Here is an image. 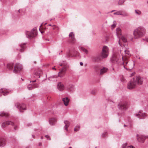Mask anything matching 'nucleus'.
Segmentation results:
<instances>
[{
	"label": "nucleus",
	"instance_id": "nucleus-8",
	"mask_svg": "<svg viewBox=\"0 0 148 148\" xmlns=\"http://www.w3.org/2000/svg\"><path fill=\"white\" fill-rule=\"evenodd\" d=\"M95 69L97 72L100 71V74L102 75L106 73L108 70V69L106 67H103L101 69L99 67V65H96L95 67Z\"/></svg>",
	"mask_w": 148,
	"mask_h": 148
},
{
	"label": "nucleus",
	"instance_id": "nucleus-23",
	"mask_svg": "<svg viewBox=\"0 0 148 148\" xmlns=\"http://www.w3.org/2000/svg\"><path fill=\"white\" fill-rule=\"evenodd\" d=\"M116 34L118 37L120 38L121 37V30L119 28H118L116 29Z\"/></svg>",
	"mask_w": 148,
	"mask_h": 148
},
{
	"label": "nucleus",
	"instance_id": "nucleus-44",
	"mask_svg": "<svg viewBox=\"0 0 148 148\" xmlns=\"http://www.w3.org/2000/svg\"><path fill=\"white\" fill-rule=\"evenodd\" d=\"M24 49L23 48H23H21L20 49V51L21 52H23V51L24 50Z\"/></svg>",
	"mask_w": 148,
	"mask_h": 148
},
{
	"label": "nucleus",
	"instance_id": "nucleus-4",
	"mask_svg": "<svg viewBox=\"0 0 148 148\" xmlns=\"http://www.w3.org/2000/svg\"><path fill=\"white\" fill-rule=\"evenodd\" d=\"M13 65H7L8 68L9 70H13V72L15 73H18L21 71L22 69V65H14L13 69Z\"/></svg>",
	"mask_w": 148,
	"mask_h": 148
},
{
	"label": "nucleus",
	"instance_id": "nucleus-38",
	"mask_svg": "<svg viewBox=\"0 0 148 148\" xmlns=\"http://www.w3.org/2000/svg\"><path fill=\"white\" fill-rule=\"evenodd\" d=\"M69 126H68L67 125H65L64 127V130H65L66 132H68V128L69 127Z\"/></svg>",
	"mask_w": 148,
	"mask_h": 148
},
{
	"label": "nucleus",
	"instance_id": "nucleus-47",
	"mask_svg": "<svg viewBox=\"0 0 148 148\" xmlns=\"http://www.w3.org/2000/svg\"><path fill=\"white\" fill-rule=\"evenodd\" d=\"M127 148H134L132 146H130L127 147Z\"/></svg>",
	"mask_w": 148,
	"mask_h": 148
},
{
	"label": "nucleus",
	"instance_id": "nucleus-16",
	"mask_svg": "<svg viewBox=\"0 0 148 148\" xmlns=\"http://www.w3.org/2000/svg\"><path fill=\"white\" fill-rule=\"evenodd\" d=\"M6 144V140L4 138L0 137V146H4Z\"/></svg>",
	"mask_w": 148,
	"mask_h": 148
},
{
	"label": "nucleus",
	"instance_id": "nucleus-64",
	"mask_svg": "<svg viewBox=\"0 0 148 148\" xmlns=\"http://www.w3.org/2000/svg\"><path fill=\"white\" fill-rule=\"evenodd\" d=\"M1 96V95H0V96Z\"/></svg>",
	"mask_w": 148,
	"mask_h": 148
},
{
	"label": "nucleus",
	"instance_id": "nucleus-32",
	"mask_svg": "<svg viewBox=\"0 0 148 148\" xmlns=\"http://www.w3.org/2000/svg\"><path fill=\"white\" fill-rule=\"evenodd\" d=\"M127 143H125L123 144L122 145V148H127Z\"/></svg>",
	"mask_w": 148,
	"mask_h": 148
},
{
	"label": "nucleus",
	"instance_id": "nucleus-19",
	"mask_svg": "<svg viewBox=\"0 0 148 148\" xmlns=\"http://www.w3.org/2000/svg\"><path fill=\"white\" fill-rule=\"evenodd\" d=\"M62 101L64 102V104L66 106L68 104L69 99L68 97H66L63 98L62 99Z\"/></svg>",
	"mask_w": 148,
	"mask_h": 148
},
{
	"label": "nucleus",
	"instance_id": "nucleus-12",
	"mask_svg": "<svg viewBox=\"0 0 148 148\" xmlns=\"http://www.w3.org/2000/svg\"><path fill=\"white\" fill-rule=\"evenodd\" d=\"M137 140L140 143H143L146 138H147V136H145L142 135H137Z\"/></svg>",
	"mask_w": 148,
	"mask_h": 148
},
{
	"label": "nucleus",
	"instance_id": "nucleus-42",
	"mask_svg": "<svg viewBox=\"0 0 148 148\" xmlns=\"http://www.w3.org/2000/svg\"><path fill=\"white\" fill-rule=\"evenodd\" d=\"M45 137L47 138V139L48 140H50L51 139L50 138L49 136L48 135H47L45 136Z\"/></svg>",
	"mask_w": 148,
	"mask_h": 148
},
{
	"label": "nucleus",
	"instance_id": "nucleus-49",
	"mask_svg": "<svg viewBox=\"0 0 148 148\" xmlns=\"http://www.w3.org/2000/svg\"><path fill=\"white\" fill-rule=\"evenodd\" d=\"M39 30H40V31L41 32L42 34V33H44V32H43L42 30H41L40 28V29H39Z\"/></svg>",
	"mask_w": 148,
	"mask_h": 148
},
{
	"label": "nucleus",
	"instance_id": "nucleus-45",
	"mask_svg": "<svg viewBox=\"0 0 148 148\" xmlns=\"http://www.w3.org/2000/svg\"><path fill=\"white\" fill-rule=\"evenodd\" d=\"M52 27H53V29H54L56 27L55 25H53Z\"/></svg>",
	"mask_w": 148,
	"mask_h": 148
},
{
	"label": "nucleus",
	"instance_id": "nucleus-18",
	"mask_svg": "<svg viewBox=\"0 0 148 148\" xmlns=\"http://www.w3.org/2000/svg\"><path fill=\"white\" fill-rule=\"evenodd\" d=\"M119 44L121 46H122V44L121 43V40L123 42H127V39L124 36H122L121 37V38H119Z\"/></svg>",
	"mask_w": 148,
	"mask_h": 148
},
{
	"label": "nucleus",
	"instance_id": "nucleus-37",
	"mask_svg": "<svg viewBox=\"0 0 148 148\" xmlns=\"http://www.w3.org/2000/svg\"><path fill=\"white\" fill-rule=\"evenodd\" d=\"M125 1V0H119V4L121 5Z\"/></svg>",
	"mask_w": 148,
	"mask_h": 148
},
{
	"label": "nucleus",
	"instance_id": "nucleus-11",
	"mask_svg": "<svg viewBox=\"0 0 148 148\" xmlns=\"http://www.w3.org/2000/svg\"><path fill=\"white\" fill-rule=\"evenodd\" d=\"M11 92V90L5 88H2L0 89V93H3L4 96L7 95L8 94L10 93Z\"/></svg>",
	"mask_w": 148,
	"mask_h": 148
},
{
	"label": "nucleus",
	"instance_id": "nucleus-1",
	"mask_svg": "<svg viewBox=\"0 0 148 148\" xmlns=\"http://www.w3.org/2000/svg\"><path fill=\"white\" fill-rule=\"evenodd\" d=\"M143 78L139 76H137L135 78H133L130 80L127 85V88L130 89L134 88L137 84L139 85L142 84Z\"/></svg>",
	"mask_w": 148,
	"mask_h": 148
},
{
	"label": "nucleus",
	"instance_id": "nucleus-31",
	"mask_svg": "<svg viewBox=\"0 0 148 148\" xmlns=\"http://www.w3.org/2000/svg\"><path fill=\"white\" fill-rule=\"evenodd\" d=\"M6 124L7 125H11L12 126H13L14 125V123L10 121H7L6 122Z\"/></svg>",
	"mask_w": 148,
	"mask_h": 148
},
{
	"label": "nucleus",
	"instance_id": "nucleus-2",
	"mask_svg": "<svg viewBox=\"0 0 148 148\" xmlns=\"http://www.w3.org/2000/svg\"><path fill=\"white\" fill-rule=\"evenodd\" d=\"M145 32V28L143 27H140L136 29L134 31V38L137 39L142 37Z\"/></svg>",
	"mask_w": 148,
	"mask_h": 148
},
{
	"label": "nucleus",
	"instance_id": "nucleus-10",
	"mask_svg": "<svg viewBox=\"0 0 148 148\" xmlns=\"http://www.w3.org/2000/svg\"><path fill=\"white\" fill-rule=\"evenodd\" d=\"M118 58L117 55L116 54H114L112 56L111 59V62L112 64H119L118 62Z\"/></svg>",
	"mask_w": 148,
	"mask_h": 148
},
{
	"label": "nucleus",
	"instance_id": "nucleus-63",
	"mask_svg": "<svg viewBox=\"0 0 148 148\" xmlns=\"http://www.w3.org/2000/svg\"><path fill=\"white\" fill-rule=\"evenodd\" d=\"M48 40V41H49V39H48V40Z\"/></svg>",
	"mask_w": 148,
	"mask_h": 148
},
{
	"label": "nucleus",
	"instance_id": "nucleus-43",
	"mask_svg": "<svg viewBox=\"0 0 148 148\" xmlns=\"http://www.w3.org/2000/svg\"><path fill=\"white\" fill-rule=\"evenodd\" d=\"M14 130H16L18 129V126L17 125H15L14 126Z\"/></svg>",
	"mask_w": 148,
	"mask_h": 148
},
{
	"label": "nucleus",
	"instance_id": "nucleus-30",
	"mask_svg": "<svg viewBox=\"0 0 148 148\" xmlns=\"http://www.w3.org/2000/svg\"><path fill=\"white\" fill-rule=\"evenodd\" d=\"M80 127L79 125H76L74 128V131L76 132L78 131L79 130Z\"/></svg>",
	"mask_w": 148,
	"mask_h": 148
},
{
	"label": "nucleus",
	"instance_id": "nucleus-17",
	"mask_svg": "<svg viewBox=\"0 0 148 148\" xmlns=\"http://www.w3.org/2000/svg\"><path fill=\"white\" fill-rule=\"evenodd\" d=\"M56 121V119L54 118H50L49 120V124L51 125H53L55 124V123Z\"/></svg>",
	"mask_w": 148,
	"mask_h": 148
},
{
	"label": "nucleus",
	"instance_id": "nucleus-41",
	"mask_svg": "<svg viewBox=\"0 0 148 148\" xmlns=\"http://www.w3.org/2000/svg\"><path fill=\"white\" fill-rule=\"evenodd\" d=\"M1 127L3 128H4L6 127V125L5 123H2L1 125Z\"/></svg>",
	"mask_w": 148,
	"mask_h": 148
},
{
	"label": "nucleus",
	"instance_id": "nucleus-59",
	"mask_svg": "<svg viewBox=\"0 0 148 148\" xmlns=\"http://www.w3.org/2000/svg\"><path fill=\"white\" fill-rule=\"evenodd\" d=\"M52 69H55L54 67H53V68H52Z\"/></svg>",
	"mask_w": 148,
	"mask_h": 148
},
{
	"label": "nucleus",
	"instance_id": "nucleus-5",
	"mask_svg": "<svg viewBox=\"0 0 148 148\" xmlns=\"http://www.w3.org/2000/svg\"><path fill=\"white\" fill-rule=\"evenodd\" d=\"M26 36L28 38H32L35 37L37 35V31L36 28H34L30 32H27Z\"/></svg>",
	"mask_w": 148,
	"mask_h": 148
},
{
	"label": "nucleus",
	"instance_id": "nucleus-9",
	"mask_svg": "<svg viewBox=\"0 0 148 148\" xmlns=\"http://www.w3.org/2000/svg\"><path fill=\"white\" fill-rule=\"evenodd\" d=\"M134 115L136 116L139 118L140 119H144L146 116V114L145 113L143 112L142 110H140L135 114Z\"/></svg>",
	"mask_w": 148,
	"mask_h": 148
},
{
	"label": "nucleus",
	"instance_id": "nucleus-57",
	"mask_svg": "<svg viewBox=\"0 0 148 148\" xmlns=\"http://www.w3.org/2000/svg\"><path fill=\"white\" fill-rule=\"evenodd\" d=\"M49 26H52L53 25H51V24H49Z\"/></svg>",
	"mask_w": 148,
	"mask_h": 148
},
{
	"label": "nucleus",
	"instance_id": "nucleus-13",
	"mask_svg": "<svg viewBox=\"0 0 148 148\" xmlns=\"http://www.w3.org/2000/svg\"><path fill=\"white\" fill-rule=\"evenodd\" d=\"M57 87L58 89L60 91H62L65 88L63 84L60 82H59L58 83L57 85Z\"/></svg>",
	"mask_w": 148,
	"mask_h": 148
},
{
	"label": "nucleus",
	"instance_id": "nucleus-53",
	"mask_svg": "<svg viewBox=\"0 0 148 148\" xmlns=\"http://www.w3.org/2000/svg\"><path fill=\"white\" fill-rule=\"evenodd\" d=\"M80 65H83V63L82 62H81L80 63Z\"/></svg>",
	"mask_w": 148,
	"mask_h": 148
},
{
	"label": "nucleus",
	"instance_id": "nucleus-14",
	"mask_svg": "<svg viewBox=\"0 0 148 148\" xmlns=\"http://www.w3.org/2000/svg\"><path fill=\"white\" fill-rule=\"evenodd\" d=\"M66 68L65 67H63L61 70L60 71L58 75L60 77H62L66 71Z\"/></svg>",
	"mask_w": 148,
	"mask_h": 148
},
{
	"label": "nucleus",
	"instance_id": "nucleus-25",
	"mask_svg": "<svg viewBox=\"0 0 148 148\" xmlns=\"http://www.w3.org/2000/svg\"><path fill=\"white\" fill-rule=\"evenodd\" d=\"M108 53L105 52L103 51H102L101 53V57L103 58H106L108 55Z\"/></svg>",
	"mask_w": 148,
	"mask_h": 148
},
{
	"label": "nucleus",
	"instance_id": "nucleus-28",
	"mask_svg": "<svg viewBox=\"0 0 148 148\" xmlns=\"http://www.w3.org/2000/svg\"><path fill=\"white\" fill-rule=\"evenodd\" d=\"M81 50L86 54H88V50L84 47H81Z\"/></svg>",
	"mask_w": 148,
	"mask_h": 148
},
{
	"label": "nucleus",
	"instance_id": "nucleus-36",
	"mask_svg": "<svg viewBox=\"0 0 148 148\" xmlns=\"http://www.w3.org/2000/svg\"><path fill=\"white\" fill-rule=\"evenodd\" d=\"M120 79L121 82H126L125 79L123 76H121V77H120Z\"/></svg>",
	"mask_w": 148,
	"mask_h": 148
},
{
	"label": "nucleus",
	"instance_id": "nucleus-7",
	"mask_svg": "<svg viewBox=\"0 0 148 148\" xmlns=\"http://www.w3.org/2000/svg\"><path fill=\"white\" fill-rule=\"evenodd\" d=\"M118 107L120 110H125L127 108V103L126 102L120 103L118 105Z\"/></svg>",
	"mask_w": 148,
	"mask_h": 148
},
{
	"label": "nucleus",
	"instance_id": "nucleus-22",
	"mask_svg": "<svg viewBox=\"0 0 148 148\" xmlns=\"http://www.w3.org/2000/svg\"><path fill=\"white\" fill-rule=\"evenodd\" d=\"M74 53H73L72 52H70L68 55L69 57L77 56L78 55V52L75 51L74 52Z\"/></svg>",
	"mask_w": 148,
	"mask_h": 148
},
{
	"label": "nucleus",
	"instance_id": "nucleus-39",
	"mask_svg": "<svg viewBox=\"0 0 148 148\" xmlns=\"http://www.w3.org/2000/svg\"><path fill=\"white\" fill-rule=\"evenodd\" d=\"M116 24L115 22H114L113 25H112L111 27L112 29H113L116 26Z\"/></svg>",
	"mask_w": 148,
	"mask_h": 148
},
{
	"label": "nucleus",
	"instance_id": "nucleus-60",
	"mask_svg": "<svg viewBox=\"0 0 148 148\" xmlns=\"http://www.w3.org/2000/svg\"><path fill=\"white\" fill-rule=\"evenodd\" d=\"M42 24H41V25L40 26V27H42Z\"/></svg>",
	"mask_w": 148,
	"mask_h": 148
},
{
	"label": "nucleus",
	"instance_id": "nucleus-46",
	"mask_svg": "<svg viewBox=\"0 0 148 148\" xmlns=\"http://www.w3.org/2000/svg\"><path fill=\"white\" fill-rule=\"evenodd\" d=\"M135 74V73L134 72L132 73L131 74L130 76L131 77H132V76H133V75H134Z\"/></svg>",
	"mask_w": 148,
	"mask_h": 148
},
{
	"label": "nucleus",
	"instance_id": "nucleus-3",
	"mask_svg": "<svg viewBox=\"0 0 148 148\" xmlns=\"http://www.w3.org/2000/svg\"><path fill=\"white\" fill-rule=\"evenodd\" d=\"M125 55L122 56V62L119 63L120 65H126L128 62V59L131 56L129 51L128 50L125 51Z\"/></svg>",
	"mask_w": 148,
	"mask_h": 148
},
{
	"label": "nucleus",
	"instance_id": "nucleus-52",
	"mask_svg": "<svg viewBox=\"0 0 148 148\" xmlns=\"http://www.w3.org/2000/svg\"><path fill=\"white\" fill-rule=\"evenodd\" d=\"M146 41L148 42V38H146Z\"/></svg>",
	"mask_w": 148,
	"mask_h": 148
},
{
	"label": "nucleus",
	"instance_id": "nucleus-24",
	"mask_svg": "<svg viewBox=\"0 0 148 148\" xmlns=\"http://www.w3.org/2000/svg\"><path fill=\"white\" fill-rule=\"evenodd\" d=\"M74 88V86L72 84H69L65 88L67 90H73Z\"/></svg>",
	"mask_w": 148,
	"mask_h": 148
},
{
	"label": "nucleus",
	"instance_id": "nucleus-21",
	"mask_svg": "<svg viewBox=\"0 0 148 148\" xmlns=\"http://www.w3.org/2000/svg\"><path fill=\"white\" fill-rule=\"evenodd\" d=\"M69 36L71 38L72 42L73 43H74L75 41V38H74V34L72 32H71L69 34Z\"/></svg>",
	"mask_w": 148,
	"mask_h": 148
},
{
	"label": "nucleus",
	"instance_id": "nucleus-34",
	"mask_svg": "<svg viewBox=\"0 0 148 148\" xmlns=\"http://www.w3.org/2000/svg\"><path fill=\"white\" fill-rule=\"evenodd\" d=\"M135 13L136 14H138V15H140L141 14V12L138 10H135Z\"/></svg>",
	"mask_w": 148,
	"mask_h": 148
},
{
	"label": "nucleus",
	"instance_id": "nucleus-50",
	"mask_svg": "<svg viewBox=\"0 0 148 148\" xmlns=\"http://www.w3.org/2000/svg\"><path fill=\"white\" fill-rule=\"evenodd\" d=\"M38 145L39 146H40L42 145V143H40L38 144Z\"/></svg>",
	"mask_w": 148,
	"mask_h": 148
},
{
	"label": "nucleus",
	"instance_id": "nucleus-58",
	"mask_svg": "<svg viewBox=\"0 0 148 148\" xmlns=\"http://www.w3.org/2000/svg\"><path fill=\"white\" fill-rule=\"evenodd\" d=\"M123 67L125 68V69H126L125 68V65H123Z\"/></svg>",
	"mask_w": 148,
	"mask_h": 148
},
{
	"label": "nucleus",
	"instance_id": "nucleus-54",
	"mask_svg": "<svg viewBox=\"0 0 148 148\" xmlns=\"http://www.w3.org/2000/svg\"><path fill=\"white\" fill-rule=\"evenodd\" d=\"M32 136L33 137V138H35V136L33 135H32Z\"/></svg>",
	"mask_w": 148,
	"mask_h": 148
},
{
	"label": "nucleus",
	"instance_id": "nucleus-15",
	"mask_svg": "<svg viewBox=\"0 0 148 148\" xmlns=\"http://www.w3.org/2000/svg\"><path fill=\"white\" fill-rule=\"evenodd\" d=\"M114 14L121 15L123 16H128V14L124 11H119L116 12L114 13Z\"/></svg>",
	"mask_w": 148,
	"mask_h": 148
},
{
	"label": "nucleus",
	"instance_id": "nucleus-26",
	"mask_svg": "<svg viewBox=\"0 0 148 148\" xmlns=\"http://www.w3.org/2000/svg\"><path fill=\"white\" fill-rule=\"evenodd\" d=\"M102 51L108 53L109 48L107 46H104L102 48Z\"/></svg>",
	"mask_w": 148,
	"mask_h": 148
},
{
	"label": "nucleus",
	"instance_id": "nucleus-61",
	"mask_svg": "<svg viewBox=\"0 0 148 148\" xmlns=\"http://www.w3.org/2000/svg\"><path fill=\"white\" fill-rule=\"evenodd\" d=\"M69 148H72V147H70Z\"/></svg>",
	"mask_w": 148,
	"mask_h": 148
},
{
	"label": "nucleus",
	"instance_id": "nucleus-62",
	"mask_svg": "<svg viewBox=\"0 0 148 148\" xmlns=\"http://www.w3.org/2000/svg\"><path fill=\"white\" fill-rule=\"evenodd\" d=\"M26 148H29V147H26Z\"/></svg>",
	"mask_w": 148,
	"mask_h": 148
},
{
	"label": "nucleus",
	"instance_id": "nucleus-33",
	"mask_svg": "<svg viewBox=\"0 0 148 148\" xmlns=\"http://www.w3.org/2000/svg\"><path fill=\"white\" fill-rule=\"evenodd\" d=\"M107 134V132L106 131H105L102 134L101 136L102 137H106Z\"/></svg>",
	"mask_w": 148,
	"mask_h": 148
},
{
	"label": "nucleus",
	"instance_id": "nucleus-20",
	"mask_svg": "<svg viewBox=\"0 0 148 148\" xmlns=\"http://www.w3.org/2000/svg\"><path fill=\"white\" fill-rule=\"evenodd\" d=\"M38 86V85L36 84H34L33 85L30 84L28 85L27 88L29 90H31L33 88L37 87Z\"/></svg>",
	"mask_w": 148,
	"mask_h": 148
},
{
	"label": "nucleus",
	"instance_id": "nucleus-55",
	"mask_svg": "<svg viewBox=\"0 0 148 148\" xmlns=\"http://www.w3.org/2000/svg\"><path fill=\"white\" fill-rule=\"evenodd\" d=\"M92 94H94L95 93V92H93V91H92Z\"/></svg>",
	"mask_w": 148,
	"mask_h": 148
},
{
	"label": "nucleus",
	"instance_id": "nucleus-40",
	"mask_svg": "<svg viewBox=\"0 0 148 148\" xmlns=\"http://www.w3.org/2000/svg\"><path fill=\"white\" fill-rule=\"evenodd\" d=\"M25 44H23L21 45L20 46L21 48L25 49Z\"/></svg>",
	"mask_w": 148,
	"mask_h": 148
},
{
	"label": "nucleus",
	"instance_id": "nucleus-6",
	"mask_svg": "<svg viewBox=\"0 0 148 148\" xmlns=\"http://www.w3.org/2000/svg\"><path fill=\"white\" fill-rule=\"evenodd\" d=\"M15 106L18 108L21 112H23L24 110H26V107L25 105L23 103H16Z\"/></svg>",
	"mask_w": 148,
	"mask_h": 148
},
{
	"label": "nucleus",
	"instance_id": "nucleus-48",
	"mask_svg": "<svg viewBox=\"0 0 148 148\" xmlns=\"http://www.w3.org/2000/svg\"><path fill=\"white\" fill-rule=\"evenodd\" d=\"M32 125V124L31 123H28V124H27L26 125L27 126H31Z\"/></svg>",
	"mask_w": 148,
	"mask_h": 148
},
{
	"label": "nucleus",
	"instance_id": "nucleus-51",
	"mask_svg": "<svg viewBox=\"0 0 148 148\" xmlns=\"http://www.w3.org/2000/svg\"><path fill=\"white\" fill-rule=\"evenodd\" d=\"M36 80H35L33 81H30V82H36Z\"/></svg>",
	"mask_w": 148,
	"mask_h": 148
},
{
	"label": "nucleus",
	"instance_id": "nucleus-27",
	"mask_svg": "<svg viewBox=\"0 0 148 148\" xmlns=\"http://www.w3.org/2000/svg\"><path fill=\"white\" fill-rule=\"evenodd\" d=\"M0 115L6 117L9 116V114L8 113L5 112H1Z\"/></svg>",
	"mask_w": 148,
	"mask_h": 148
},
{
	"label": "nucleus",
	"instance_id": "nucleus-29",
	"mask_svg": "<svg viewBox=\"0 0 148 148\" xmlns=\"http://www.w3.org/2000/svg\"><path fill=\"white\" fill-rule=\"evenodd\" d=\"M34 77L37 78H40V73L37 72H36L34 73Z\"/></svg>",
	"mask_w": 148,
	"mask_h": 148
},
{
	"label": "nucleus",
	"instance_id": "nucleus-35",
	"mask_svg": "<svg viewBox=\"0 0 148 148\" xmlns=\"http://www.w3.org/2000/svg\"><path fill=\"white\" fill-rule=\"evenodd\" d=\"M64 123L65 124V125H67L68 126H69L70 123V122L69 121H64Z\"/></svg>",
	"mask_w": 148,
	"mask_h": 148
},
{
	"label": "nucleus",
	"instance_id": "nucleus-56",
	"mask_svg": "<svg viewBox=\"0 0 148 148\" xmlns=\"http://www.w3.org/2000/svg\"><path fill=\"white\" fill-rule=\"evenodd\" d=\"M127 126L126 125H125V124H124V127H126Z\"/></svg>",
	"mask_w": 148,
	"mask_h": 148
}]
</instances>
